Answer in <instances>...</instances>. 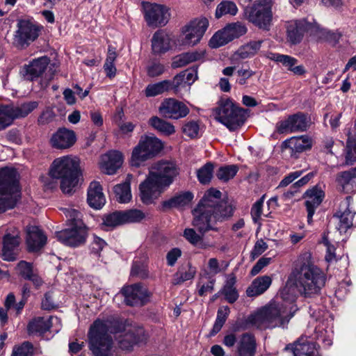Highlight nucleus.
Wrapping results in <instances>:
<instances>
[{"label":"nucleus","instance_id":"obj_24","mask_svg":"<svg viewBox=\"0 0 356 356\" xmlns=\"http://www.w3.org/2000/svg\"><path fill=\"white\" fill-rule=\"evenodd\" d=\"M39 29L37 25L27 20L18 23L17 38L21 43H29L38 37Z\"/></svg>","mask_w":356,"mask_h":356},{"label":"nucleus","instance_id":"obj_59","mask_svg":"<svg viewBox=\"0 0 356 356\" xmlns=\"http://www.w3.org/2000/svg\"><path fill=\"white\" fill-rule=\"evenodd\" d=\"M196 274V268L191 265L184 273L178 272L175 275L174 284H178L185 281L192 280Z\"/></svg>","mask_w":356,"mask_h":356},{"label":"nucleus","instance_id":"obj_36","mask_svg":"<svg viewBox=\"0 0 356 356\" xmlns=\"http://www.w3.org/2000/svg\"><path fill=\"white\" fill-rule=\"evenodd\" d=\"M204 57L203 51H193L175 56L172 63L173 68L182 67L191 63L199 60Z\"/></svg>","mask_w":356,"mask_h":356},{"label":"nucleus","instance_id":"obj_61","mask_svg":"<svg viewBox=\"0 0 356 356\" xmlns=\"http://www.w3.org/2000/svg\"><path fill=\"white\" fill-rule=\"evenodd\" d=\"M322 243L326 248V254L325 259L327 262L332 263L337 261V257L335 254V246L331 244L326 237H323Z\"/></svg>","mask_w":356,"mask_h":356},{"label":"nucleus","instance_id":"obj_49","mask_svg":"<svg viewBox=\"0 0 356 356\" xmlns=\"http://www.w3.org/2000/svg\"><path fill=\"white\" fill-rule=\"evenodd\" d=\"M63 211L70 227H86L81 220V214L79 211L72 208L64 209Z\"/></svg>","mask_w":356,"mask_h":356},{"label":"nucleus","instance_id":"obj_41","mask_svg":"<svg viewBox=\"0 0 356 356\" xmlns=\"http://www.w3.org/2000/svg\"><path fill=\"white\" fill-rule=\"evenodd\" d=\"M262 42V40L252 41L239 48L236 55L242 59L252 56L259 50Z\"/></svg>","mask_w":356,"mask_h":356},{"label":"nucleus","instance_id":"obj_11","mask_svg":"<svg viewBox=\"0 0 356 356\" xmlns=\"http://www.w3.org/2000/svg\"><path fill=\"white\" fill-rule=\"evenodd\" d=\"M0 234H3L1 252L3 259L8 261H15L18 254L20 243L18 229L15 227L2 226L0 227Z\"/></svg>","mask_w":356,"mask_h":356},{"label":"nucleus","instance_id":"obj_52","mask_svg":"<svg viewBox=\"0 0 356 356\" xmlns=\"http://www.w3.org/2000/svg\"><path fill=\"white\" fill-rule=\"evenodd\" d=\"M181 131L184 135L191 139L199 137L200 124L198 121L191 120L184 122Z\"/></svg>","mask_w":356,"mask_h":356},{"label":"nucleus","instance_id":"obj_10","mask_svg":"<svg viewBox=\"0 0 356 356\" xmlns=\"http://www.w3.org/2000/svg\"><path fill=\"white\" fill-rule=\"evenodd\" d=\"M156 153V137L145 135L141 136L138 145L134 148L131 158V165L140 166L144 162L152 158Z\"/></svg>","mask_w":356,"mask_h":356},{"label":"nucleus","instance_id":"obj_42","mask_svg":"<svg viewBox=\"0 0 356 356\" xmlns=\"http://www.w3.org/2000/svg\"><path fill=\"white\" fill-rule=\"evenodd\" d=\"M238 13V8L236 3L231 1H223L220 2L216 9L215 16L219 19L223 15H230L234 16Z\"/></svg>","mask_w":356,"mask_h":356},{"label":"nucleus","instance_id":"obj_43","mask_svg":"<svg viewBox=\"0 0 356 356\" xmlns=\"http://www.w3.org/2000/svg\"><path fill=\"white\" fill-rule=\"evenodd\" d=\"M117 58V53L115 48L109 46L108 49V54L105 63L104 65V70L106 74V76L109 78L114 77L116 74V67L114 65V61Z\"/></svg>","mask_w":356,"mask_h":356},{"label":"nucleus","instance_id":"obj_23","mask_svg":"<svg viewBox=\"0 0 356 356\" xmlns=\"http://www.w3.org/2000/svg\"><path fill=\"white\" fill-rule=\"evenodd\" d=\"M75 141L74 132L65 128L58 129L51 138L52 146L57 149L69 148L74 144Z\"/></svg>","mask_w":356,"mask_h":356},{"label":"nucleus","instance_id":"obj_3","mask_svg":"<svg viewBox=\"0 0 356 356\" xmlns=\"http://www.w3.org/2000/svg\"><path fill=\"white\" fill-rule=\"evenodd\" d=\"M311 259L309 252H305L300 256L299 267L293 270L286 286L280 291V296L284 299H289L291 303L296 300L292 285H295L298 291L305 297H310L318 293L325 284L324 273L312 263Z\"/></svg>","mask_w":356,"mask_h":356},{"label":"nucleus","instance_id":"obj_32","mask_svg":"<svg viewBox=\"0 0 356 356\" xmlns=\"http://www.w3.org/2000/svg\"><path fill=\"white\" fill-rule=\"evenodd\" d=\"M272 279L270 276L264 275L257 277L246 290L248 297H254L264 293L271 285Z\"/></svg>","mask_w":356,"mask_h":356},{"label":"nucleus","instance_id":"obj_7","mask_svg":"<svg viewBox=\"0 0 356 356\" xmlns=\"http://www.w3.org/2000/svg\"><path fill=\"white\" fill-rule=\"evenodd\" d=\"M215 118L230 131H235L244 123L245 111L227 99L220 102L215 110Z\"/></svg>","mask_w":356,"mask_h":356},{"label":"nucleus","instance_id":"obj_28","mask_svg":"<svg viewBox=\"0 0 356 356\" xmlns=\"http://www.w3.org/2000/svg\"><path fill=\"white\" fill-rule=\"evenodd\" d=\"M59 321V318L55 316H49L47 318L36 317L29 323L27 330L29 334H43L48 331L54 323Z\"/></svg>","mask_w":356,"mask_h":356},{"label":"nucleus","instance_id":"obj_58","mask_svg":"<svg viewBox=\"0 0 356 356\" xmlns=\"http://www.w3.org/2000/svg\"><path fill=\"white\" fill-rule=\"evenodd\" d=\"M33 354V345L29 341H24L21 345L14 346L11 356H32Z\"/></svg>","mask_w":356,"mask_h":356},{"label":"nucleus","instance_id":"obj_60","mask_svg":"<svg viewBox=\"0 0 356 356\" xmlns=\"http://www.w3.org/2000/svg\"><path fill=\"white\" fill-rule=\"evenodd\" d=\"M157 131L164 136H170L175 133V127L170 122L157 118Z\"/></svg>","mask_w":356,"mask_h":356},{"label":"nucleus","instance_id":"obj_39","mask_svg":"<svg viewBox=\"0 0 356 356\" xmlns=\"http://www.w3.org/2000/svg\"><path fill=\"white\" fill-rule=\"evenodd\" d=\"M113 191L117 201L120 203L125 204L131 200L132 195L129 181L115 186Z\"/></svg>","mask_w":356,"mask_h":356},{"label":"nucleus","instance_id":"obj_50","mask_svg":"<svg viewBox=\"0 0 356 356\" xmlns=\"http://www.w3.org/2000/svg\"><path fill=\"white\" fill-rule=\"evenodd\" d=\"M172 16L171 8L164 4H157V26L168 24Z\"/></svg>","mask_w":356,"mask_h":356},{"label":"nucleus","instance_id":"obj_30","mask_svg":"<svg viewBox=\"0 0 356 356\" xmlns=\"http://www.w3.org/2000/svg\"><path fill=\"white\" fill-rule=\"evenodd\" d=\"M47 237L42 232L35 226H32L27 231L26 243L29 251L35 252L40 250L46 243Z\"/></svg>","mask_w":356,"mask_h":356},{"label":"nucleus","instance_id":"obj_29","mask_svg":"<svg viewBox=\"0 0 356 356\" xmlns=\"http://www.w3.org/2000/svg\"><path fill=\"white\" fill-rule=\"evenodd\" d=\"M87 201L88 204L95 209H99L104 205L106 199L99 182L90 183L88 189Z\"/></svg>","mask_w":356,"mask_h":356},{"label":"nucleus","instance_id":"obj_56","mask_svg":"<svg viewBox=\"0 0 356 356\" xmlns=\"http://www.w3.org/2000/svg\"><path fill=\"white\" fill-rule=\"evenodd\" d=\"M270 58L273 60L282 63L290 71L298 63V60L296 58L288 55L280 54H272Z\"/></svg>","mask_w":356,"mask_h":356},{"label":"nucleus","instance_id":"obj_6","mask_svg":"<svg viewBox=\"0 0 356 356\" xmlns=\"http://www.w3.org/2000/svg\"><path fill=\"white\" fill-rule=\"evenodd\" d=\"M20 198L18 173L16 170H0V213L13 209Z\"/></svg>","mask_w":356,"mask_h":356},{"label":"nucleus","instance_id":"obj_5","mask_svg":"<svg viewBox=\"0 0 356 356\" xmlns=\"http://www.w3.org/2000/svg\"><path fill=\"white\" fill-rule=\"evenodd\" d=\"M79 174L78 161L70 156L56 159L49 169V175L60 180V189L66 194H70L77 185Z\"/></svg>","mask_w":356,"mask_h":356},{"label":"nucleus","instance_id":"obj_44","mask_svg":"<svg viewBox=\"0 0 356 356\" xmlns=\"http://www.w3.org/2000/svg\"><path fill=\"white\" fill-rule=\"evenodd\" d=\"M344 154L346 165H351L356 162V137H348Z\"/></svg>","mask_w":356,"mask_h":356},{"label":"nucleus","instance_id":"obj_63","mask_svg":"<svg viewBox=\"0 0 356 356\" xmlns=\"http://www.w3.org/2000/svg\"><path fill=\"white\" fill-rule=\"evenodd\" d=\"M268 248V245L262 239L257 241L251 251L250 256L252 259H255L263 252H264Z\"/></svg>","mask_w":356,"mask_h":356},{"label":"nucleus","instance_id":"obj_17","mask_svg":"<svg viewBox=\"0 0 356 356\" xmlns=\"http://www.w3.org/2000/svg\"><path fill=\"white\" fill-rule=\"evenodd\" d=\"M353 199L350 196H347L339 206L338 212L334 218L338 220L337 229L340 232H345L353 225V219L356 210L353 207Z\"/></svg>","mask_w":356,"mask_h":356},{"label":"nucleus","instance_id":"obj_47","mask_svg":"<svg viewBox=\"0 0 356 356\" xmlns=\"http://www.w3.org/2000/svg\"><path fill=\"white\" fill-rule=\"evenodd\" d=\"M216 279L212 276L201 275L197 282L198 294L204 296L213 291Z\"/></svg>","mask_w":356,"mask_h":356},{"label":"nucleus","instance_id":"obj_4","mask_svg":"<svg viewBox=\"0 0 356 356\" xmlns=\"http://www.w3.org/2000/svg\"><path fill=\"white\" fill-rule=\"evenodd\" d=\"M282 302H273L248 318V323L259 329L284 327L296 311L294 302L281 296Z\"/></svg>","mask_w":356,"mask_h":356},{"label":"nucleus","instance_id":"obj_62","mask_svg":"<svg viewBox=\"0 0 356 356\" xmlns=\"http://www.w3.org/2000/svg\"><path fill=\"white\" fill-rule=\"evenodd\" d=\"M208 272L206 273V276H212L220 273L222 269L220 267V263L216 258H211L208 261Z\"/></svg>","mask_w":356,"mask_h":356},{"label":"nucleus","instance_id":"obj_1","mask_svg":"<svg viewBox=\"0 0 356 356\" xmlns=\"http://www.w3.org/2000/svg\"><path fill=\"white\" fill-rule=\"evenodd\" d=\"M111 333L120 334L118 341L120 348L131 350L139 341L143 329L130 320H96L88 332L89 348L95 356H117L113 348Z\"/></svg>","mask_w":356,"mask_h":356},{"label":"nucleus","instance_id":"obj_13","mask_svg":"<svg viewBox=\"0 0 356 356\" xmlns=\"http://www.w3.org/2000/svg\"><path fill=\"white\" fill-rule=\"evenodd\" d=\"M310 124V118L307 115L298 113L278 122L276 129L280 134L303 132L309 129Z\"/></svg>","mask_w":356,"mask_h":356},{"label":"nucleus","instance_id":"obj_14","mask_svg":"<svg viewBox=\"0 0 356 356\" xmlns=\"http://www.w3.org/2000/svg\"><path fill=\"white\" fill-rule=\"evenodd\" d=\"M121 292L124 298L126 305L139 307L145 305L149 299V293L141 283L124 286Z\"/></svg>","mask_w":356,"mask_h":356},{"label":"nucleus","instance_id":"obj_34","mask_svg":"<svg viewBox=\"0 0 356 356\" xmlns=\"http://www.w3.org/2000/svg\"><path fill=\"white\" fill-rule=\"evenodd\" d=\"M293 355L294 356H318V350L314 342L301 338L294 343Z\"/></svg>","mask_w":356,"mask_h":356},{"label":"nucleus","instance_id":"obj_40","mask_svg":"<svg viewBox=\"0 0 356 356\" xmlns=\"http://www.w3.org/2000/svg\"><path fill=\"white\" fill-rule=\"evenodd\" d=\"M144 19L149 27L156 28V4L147 1L141 3Z\"/></svg>","mask_w":356,"mask_h":356},{"label":"nucleus","instance_id":"obj_46","mask_svg":"<svg viewBox=\"0 0 356 356\" xmlns=\"http://www.w3.org/2000/svg\"><path fill=\"white\" fill-rule=\"evenodd\" d=\"M174 42L170 35L164 31L157 32V53H165L172 47Z\"/></svg>","mask_w":356,"mask_h":356},{"label":"nucleus","instance_id":"obj_48","mask_svg":"<svg viewBox=\"0 0 356 356\" xmlns=\"http://www.w3.org/2000/svg\"><path fill=\"white\" fill-rule=\"evenodd\" d=\"M197 177L202 184H208L210 183L213 175V165L208 162L199 168L197 172Z\"/></svg>","mask_w":356,"mask_h":356},{"label":"nucleus","instance_id":"obj_45","mask_svg":"<svg viewBox=\"0 0 356 356\" xmlns=\"http://www.w3.org/2000/svg\"><path fill=\"white\" fill-rule=\"evenodd\" d=\"M229 312H230V310H229V307H227V306H222L218 309L215 323H214L213 327L210 332L211 336H214L218 332H220L222 327L225 324V323L229 314Z\"/></svg>","mask_w":356,"mask_h":356},{"label":"nucleus","instance_id":"obj_64","mask_svg":"<svg viewBox=\"0 0 356 356\" xmlns=\"http://www.w3.org/2000/svg\"><path fill=\"white\" fill-rule=\"evenodd\" d=\"M106 245V243L103 239L99 237H95L92 243L90 245V251L96 256H99L100 252L103 250Z\"/></svg>","mask_w":356,"mask_h":356},{"label":"nucleus","instance_id":"obj_12","mask_svg":"<svg viewBox=\"0 0 356 356\" xmlns=\"http://www.w3.org/2000/svg\"><path fill=\"white\" fill-rule=\"evenodd\" d=\"M247 31L245 25L241 22L229 24L212 36L209 41V46L211 48L222 47L234 39L245 35Z\"/></svg>","mask_w":356,"mask_h":356},{"label":"nucleus","instance_id":"obj_37","mask_svg":"<svg viewBox=\"0 0 356 356\" xmlns=\"http://www.w3.org/2000/svg\"><path fill=\"white\" fill-rule=\"evenodd\" d=\"M302 24L300 22H291L287 26V39L293 44L299 43L303 35Z\"/></svg>","mask_w":356,"mask_h":356},{"label":"nucleus","instance_id":"obj_31","mask_svg":"<svg viewBox=\"0 0 356 356\" xmlns=\"http://www.w3.org/2000/svg\"><path fill=\"white\" fill-rule=\"evenodd\" d=\"M15 270L19 276L32 282L36 287L42 285V280L34 270L31 263L20 261L15 267Z\"/></svg>","mask_w":356,"mask_h":356},{"label":"nucleus","instance_id":"obj_54","mask_svg":"<svg viewBox=\"0 0 356 356\" xmlns=\"http://www.w3.org/2000/svg\"><path fill=\"white\" fill-rule=\"evenodd\" d=\"M314 177V173L309 172L301 179L295 182L291 187V189L284 193V196L286 199H290L295 193H296L299 188L306 185L312 178Z\"/></svg>","mask_w":356,"mask_h":356},{"label":"nucleus","instance_id":"obj_22","mask_svg":"<svg viewBox=\"0 0 356 356\" xmlns=\"http://www.w3.org/2000/svg\"><path fill=\"white\" fill-rule=\"evenodd\" d=\"M257 341L254 334L243 333L238 338L237 356H254L257 353Z\"/></svg>","mask_w":356,"mask_h":356},{"label":"nucleus","instance_id":"obj_25","mask_svg":"<svg viewBox=\"0 0 356 356\" xmlns=\"http://www.w3.org/2000/svg\"><path fill=\"white\" fill-rule=\"evenodd\" d=\"M140 196L144 204L153 202L156 193V172L150 170L147 179L140 184Z\"/></svg>","mask_w":356,"mask_h":356},{"label":"nucleus","instance_id":"obj_2","mask_svg":"<svg viewBox=\"0 0 356 356\" xmlns=\"http://www.w3.org/2000/svg\"><path fill=\"white\" fill-rule=\"evenodd\" d=\"M221 193L215 188L209 189L193 210L192 225L202 234H198L193 228H186L183 236L193 245L206 249L210 245L203 241V235L209 230H217L213 222L222 221L232 216L231 208L220 201Z\"/></svg>","mask_w":356,"mask_h":356},{"label":"nucleus","instance_id":"obj_8","mask_svg":"<svg viewBox=\"0 0 356 356\" xmlns=\"http://www.w3.org/2000/svg\"><path fill=\"white\" fill-rule=\"evenodd\" d=\"M272 0H258L245 10L249 22L260 29H268L273 19Z\"/></svg>","mask_w":356,"mask_h":356},{"label":"nucleus","instance_id":"obj_9","mask_svg":"<svg viewBox=\"0 0 356 356\" xmlns=\"http://www.w3.org/2000/svg\"><path fill=\"white\" fill-rule=\"evenodd\" d=\"M209 22L207 18L200 17L194 18L181 29L182 43L193 46L197 44L205 33Z\"/></svg>","mask_w":356,"mask_h":356},{"label":"nucleus","instance_id":"obj_18","mask_svg":"<svg viewBox=\"0 0 356 356\" xmlns=\"http://www.w3.org/2000/svg\"><path fill=\"white\" fill-rule=\"evenodd\" d=\"M177 175L174 163L169 161L157 163V193L163 192L172 183Z\"/></svg>","mask_w":356,"mask_h":356},{"label":"nucleus","instance_id":"obj_35","mask_svg":"<svg viewBox=\"0 0 356 356\" xmlns=\"http://www.w3.org/2000/svg\"><path fill=\"white\" fill-rule=\"evenodd\" d=\"M337 181L343 191L356 188V166L338 174Z\"/></svg>","mask_w":356,"mask_h":356},{"label":"nucleus","instance_id":"obj_33","mask_svg":"<svg viewBox=\"0 0 356 356\" xmlns=\"http://www.w3.org/2000/svg\"><path fill=\"white\" fill-rule=\"evenodd\" d=\"M38 106L37 102H29L20 106L6 105L8 116L10 118V123L15 118H24L32 112Z\"/></svg>","mask_w":356,"mask_h":356},{"label":"nucleus","instance_id":"obj_53","mask_svg":"<svg viewBox=\"0 0 356 356\" xmlns=\"http://www.w3.org/2000/svg\"><path fill=\"white\" fill-rule=\"evenodd\" d=\"M122 214L124 224L138 222L145 218L143 212L136 209L122 211Z\"/></svg>","mask_w":356,"mask_h":356},{"label":"nucleus","instance_id":"obj_21","mask_svg":"<svg viewBox=\"0 0 356 356\" xmlns=\"http://www.w3.org/2000/svg\"><path fill=\"white\" fill-rule=\"evenodd\" d=\"M49 63V58L42 56L33 60L29 65H25L21 73L25 79L33 81L41 76Z\"/></svg>","mask_w":356,"mask_h":356},{"label":"nucleus","instance_id":"obj_27","mask_svg":"<svg viewBox=\"0 0 356 356\" xmlns=\"http://www.w3.org/2000/svg\"><path fill=\"white\" fill-rule=\"evenodd\" d=\"M194 197L193 194L190 191L181 193L172 198L161 203V209L163 211L171 209H184L188 206Z\"/></svg>","mask_w":356,"mask_h":356},{"label":"nucleus","instance_id":"obj_38","mask_svg":"<svg viewBox=\"0 0 356 356\" xmlns=\"http://www.w3.org/2000/svg\"><path fill=\"white\" fill-rule=\"evenodd\" d=\"M235 284L236 277L232 274L227 275L222 289V293L229 303L234 302L238 298V292L235 288Z\"/></svg>","mask_w":356,"mask_h":356},{"label":"nucleus","instance_id":"obj_15","mask_svg":"<svg viewBox=\"0 0 356 356\" xmlns=\"http://www.w3.org/2000/svg\"><path fill=\"white\" fill-rule=\"evenodd\" d=\"M160 114L165 118L179 120L186 117L190 109L186 104L173 98L164 99L159 108Z\"/></svg>","mask_w":356,"mask_h":356},{"label":"nucleus","instance_id":"obj_19","mask_svg":"<svg viewBox=\"0 0 356 356\" xmlns=\"http://www.w3.org/2000/svg\"><path fill=\"white\" fill-rule=\"evenodd\" d=\"M325 197L324 191L318 186L306 191L303 197L306 199L305 205L307 211V222L311 224L313 216L323 200Z\"/></svg>","mask_w":356,"mask_h":356},{"label":"nucleus","instance_id":"obj_51","mask_svg":"<svg viewBox=\"0 0 356 356\" xmlns=\"http://www.w3.org/2000/svg\"><path fill=\"white\" fill-rule=\"evenodd\" d=\"M238 170V168L236 165L221 166L217 171L216 176L220 180L226 182L234 178Z\"/></svg>","mask_w":356,"mask_h":356},{"label":"nucleus","instance_id":"obj_16","mask_svg":"<svg viewBox=\"0 0 356 356\" xmlns=\"http://www.w3.org/2000/svg\"><path fill=\"white\" fill-rule=\"evenodd\" d=\"M56 236L63 244L70 247H77L86 242V227H72L56 232Z\"/></svg>","mask_w":356,"mask_h":356},{"label":"nucleus","instance_id":"obj_57","mask_svg":"<svg viewBox=\"0 0 356 356\" xmlns=\"http://www.w3.org/2000/svg\"><path fill=\"white\" fill-rule=\"evenodd\" d=\"M131 276L141 279L147 277L148 268L147 264L138 260L135 261L132 265Z\"/></svg>","mask_w":356,"mask_h":356},{"label":"nucleus","instance_id":"obj_55","mask_svg":"<svg viewBox=\"0 0 356 356\" xmlns=\"http://www.w3.org/2000/svg\"><path fill=\"white\" fill-rule=\"evenodd\" d=\"M103 224L109 228H113L124 224L122 211H115L105 216L103 218Z\"/></svg>","mask_w":356,"mask_h":356},{"label":"nucleus","instance_id":"obj_26","mask_svg":"<svg viewBox=\"0 0 356 356\" xmlns=\"http://www.w3.org/2000/svg\"><path fill=\"white\" fill-rule=\"evenodd\" d=\"M284 145L292 153H301L312 149L313 139L308 135L293 136L284 142Z\"/></svg>","mask_w":356,"mask_h":356},{"label":"nucleus","instance_id":"obj_20","mask_svg":"<svg viewBox=\"0 0 356 356\" xmlns=\"http://www.w3.org/2000/svg\"><path fill=\"white\" fill-rule=\"evenodd\" d=\"M122 163V154L118 151L112 150L102 156L99 166L104 173L111 175L116 173Z\"/></svg>","mask_w":356,"mask_h":356}]
</instances>
